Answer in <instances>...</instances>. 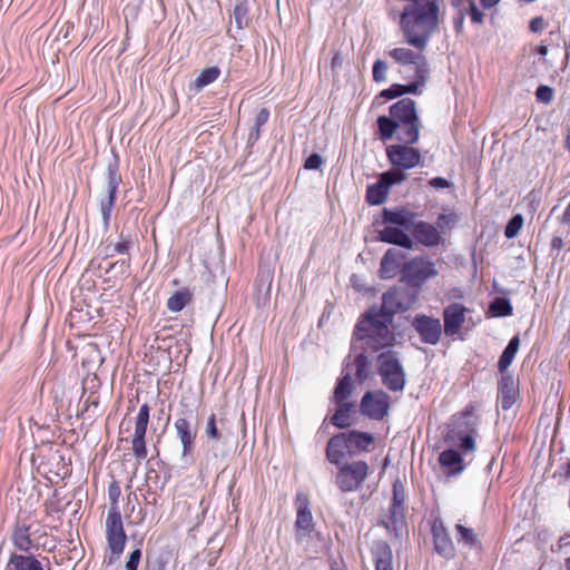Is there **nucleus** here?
<instances>
[{"mask_svg":"<svg viewBox=\"0 0 570 570\" xmlns=\"http://www.w3.org/2000/svg\"><path fill=\"white\" fill-rule=\"evenodd\" d=\"M407 309L401 299V293L397 291H387L382 296L380 307H370L355 325L353 336L356 341L364 342V347L379 351L393 345L395 341L394 333L389 325L393 321L394 314Z\"/></svg>","mask_w":570,"mask_h":570,"instance_id":"1","label":"nucleus"},{"mask_svg":"<svg viewBox=\"0 0 570 570\" xmlns=\"http://www.w3.org/2000/svg\"><path fill=\"white\" fill-rule=\"evenodd\" d=\"M390 116H379L376 119L377 136L382 141L394 137L396 124L416 120L419 118L416 104L411 98H402L389 108Z\"/></svg>","mask_w":570,"mask_h":570,"instance_id":"2","label":"nucleus"},{"mask_svg":"<svg viewBox=\"0 0 570 570\" xmlns=\"http://www.w3.org/2000/svg\"><path fill=\"white\" fill-rule=\"evenodd\" d=\"M377 374L382 384L391 392H402L406 384V373L399 353L392 350L381 352L376 357Z\"/></svg>","mask_w":570,"mask_h":570,"instance_id":"3","label":"nucleus"},{"mask_svg":"<svg viewBox=\"0 0 570 570\" xmlns=\"http://www.w3.org/2000/svg\"><path fill=\"white\" fill-rule=\"evenodd\" d=\"M195 419V410L189 407L184 402L180 403V409L177 412V419L174 422V428L177 439L180 441L183 451L181 459L189 462L191 453L195 450L197 438V425L193 424Z\"/></svg>","mask_w":570,"mask_h":570,"instance_id":"4","label":"nucleus"},{"mask_svg":"<svg viewBox=\"0 0 570 570\" xmlns=\"http://www.w3.org/2000/svg\"><path fill=\"white\" fill-rule=\"evenodd\" d=\"M415 216H382L383 228L379 229V240L406 249L414 246L413 238L402 229L410 230L411 218Z\"/></svg>","mask_w":570,"mask_h":570,"instance_id":"5","label":"nucleus"},{"mask_svg":"<svg viewBox=\"0 0 570 570\" xmlns=\"http://www.w3.org/2000/svg\"><path fill=\"white\" fill-rule=\"evenodd\" d=\"M438 271L434 264L424 257H415L403 264L401 279L410 287L419 288L428 279L435 277Z\"/></svg>","mask_w":570,"mask_h":570,"instance_id":"6","label":"nucleus"},{"mask_svg":"<svg viewBox=\"0 0 570 570\" xmlns=\"http://www.w3.org/2000/svg\"><path fill=\"white\" fill-rule=\"evenodd\" d=\"M392 400L384 390L366 391L360 402V412L370 420L381 421L389 415Z\"/></svg>","mask_w":570,"mask_h":570,"instance_id":"7","label":"nucleus"},{"mask_svg":"<svg viewBox=\"0 0 570 570\" xmlns=\"http://www.w3.org/2000/svg\"><path fill=\"white\" fill-rule=\"evenodd\" d=\"M111 159L107 164L106 168V186L105 196L100 199V212L101 214H110L118 191V187L122 181L119 168L120 158L115 148L111 149Z\"/></svg>","mask_w":570,"mask_h":570,"instance_id":"8","label":"nucleus"},{"mask_svg":"<svg viewBox=\"0 0 570 570\" xmlns=\"http://www.w3.org/2000/svg\"><path fill=\"white\" fill-rule=\"evenodd\" d=\"M368 464L365 461L345 463L338 468L335 483L343 492L356 491L368 475Z\"/></svg>","mask_w":570,"mask_h":570,"instance_id":"9","label":"nucleus"},{"mask_svg":"<svg viewBox=\"0 0 570 570\" xmlns=\"http://www.w3.org/2000/svg\"><path fill=\"white\" fill-rule=\"evenodd\" d=\"M414 144H393L386 147V157L393 167L412 169L421 161V153L413 147Z\"/></svg>","mask_w":570,"mask_h":570,"instance_id":"10","label":"nucleus"},{"mask_svg":"<svg viewBox=\"0 0 570 570\" xmlns=\"http://www.w3.org/2000/svg\"><path fill=\"white\" fill-rule=\"evenodd\" d=\"M106 539L109 550H114L116 553L124 552L127 535L118 507H110L108 510L106 518Z\"/></svg>","mask_w":570,"mask_h":570,"instance_id":"11","label":"nucleus"},{"mask_svg":"<svg viewBox=\"0 0 570 570\" xmlns=\"http://www.w3.org/2000/svg\"><path fill=\"white\" fill-rule=\"evenodd\" d=\"M296 505V521H295V530H296V541L302 543L305 538L309 537L315 529L312 511L309 509V499L308 497L299 492L296 494L295 499Z\"/></svg>","mask_w":570,"mask_h":570,"instance_id":"12","label":"nucleus"},{"mask_svg":"<svg viewBox=\"0 0 570 570\" xmlns=\"http://www.w3.org/2000/svg\"><path fill=\"white\" fill-rule=\"evenodd\" d=\"M411 326L420 336L421 342L429 345H436L443 333L441 321L425 314L415 315Z\"/></svg>","mask_w":570,"mask_h":570,"instance_id":"13","label":"nucleus"},{"mask_svg":"<svg viewBox=\"0 0 570 570\" xmlns=\"http://www.w3.org/2000/svg\"><path fill=\"white\" fill-rule=\"evenodd\" d=\"M149 412L150 407L147 403H144L136 416L135 420V433L132 438V454L138 460H145L147 456V448H146V433L147 426L149 422Z\"/></svg>","mask_w":570,"mask_h":570,"instance_id":"14","label":"nucleus"},{"mask_svg":"<svg viewBox=\"0 0 570 570\" xmlns=\"http://www.w3.org/2000/svg\"><path fill=\"white\" fill-rule=\"evenodd\" d=\"M466 308L459 303H452L443 309L444 334L453 337L458 335L465 322Z\"/></svg>","mask_w":570,"mask_h":570,"instance_id":"15","label":"nucleus"},{"mask_svg":"<svg viewBox=\"0 0 570 570\" xmlns=\"http://www.w3.org/2000/svg\"><path fill=\"white\" fill-rule=\"evenodd\" d=\"M519 396V385L509 373L502 374L498 383V402L502 410H510Z\"/></svg>","mask_w":570,"mask_h":570,"instance_id":"16","label":"nucleus"},{"mask_svg":"<svg viewBox=\"0 0 570 570\" xmlns=\"http://www.w3.org/2000/svg\"><path fill=\"white\" fill-rule=\"evenodd\" d=\"M431 532L435 552L445 559L452 558L454 556V546L444 524L441 521H434Z\"/></svg>","mask_w":570,"mask_h":570,"instance_id":"17","label":"nucleus"},{"mask_svg":"<svg viewBox=\"0 0 570 570\" xmlns=\"http://www.w3.org/2000/svg\"><path fill=\"white\" fill-rule=\"evenodd\" d=\"M346 370H353L355 381L361 385L365 383L367 380L372 379L374 375L373 371V362L365 354V352L357 353L352 362L347 360L344 363Z\"/></svg>","mask_w":570,"mask_h":570,"instance_id":"18","label":"nucleus"},{"mask_svg":"<svg viewBox=\"0 0 570 570\" xmlns=\"http://www.w3.org/2000/svg\"><path fill=\"white\" fill-rule=\"evenodd\" d=\"M410 229L412 230L414 239L426 247L436 246L440 242L439 230L429 223L419 222L414 224L411 220Z\"/></svg>","mask_w":570,"mask_h":570,"instance_id":"19","label":"nucleus"},{"mask_svg":"<svg viewBox=\"0 0 570 570\" xmlns=\"http://www.w3.org/2000/svg\"><path fill=\"white\" fill-rule=\"evenodd\" d=\"M344 436L346 439L347 452L350 455L368 451V448L374 443L375 440L373 434L356 430L344 432Z\"/></svg>","mask_w":570,"mask_h":570,"instance_id":"20","label":"nucleus"},{"mask_svg":"<svg viewBox=\"0 0 570 570\" xmlns=\"http://www.w3.org/2000/svg\"><path fill=\"white\" fill-rule=\"evenodd\" d=\"M389 56L401 65H413L415 70L429 68L428 60L422 53L414 52L409 48H394Z\"/></svg>","mask_w":570,"mask_h":570,"instance_id":"21","label":"nucleus"},{"mask_svg":"<svg viewBox=\"0 0 570 570\" xmlns=\"http://www.w3.org/2000/svg\"><path fill=\"white\" fill-rule=\"evenodd\" d=\"M375 570H393V553L390 544L384 540H376L371 548Z\"/></svg>","mask_w":570,"mask_h":570,"instance_id":"22","label":"nucleus"},{"mask_svg":"<svg viewBox=\"0 0 570 570\" xmlns=\"http://www.w3.org/2000/svg\"><path fill=\"white\" fill-rule=\"evenodd\" d=\"M345 451H347V443L344 436V432L337 433L330 438L325 450L326 459L328 462L340 466L345 458Z\"/></svg>","mask_w":570,"mask_h":570,"instance_id":"23","label":"nucleus"},{"mask_svg":"<svg viewBox=\"0 0 570 570\" xmlns=\"http://www.w3.org/2000/svg\"><path fill=\"white\" fill-rule=\"evenodd\" d=\"M382 523L390 532H394L396 538L401 537L407 528L405 505L397 507L391 504L389 519L387 521H382Z\"/></svg>","mask_w":570,"mask_h":570,"instance_id":"24","label":"nucleus"},{"mask_svg":"<svg viewBox=\"0 0 570 570\" xmlns=\"http://www.w3.org/2000/svg\"><path fill=\"white\" fill-rule=\"evenodd\" d=\"M403 259L401 252L390 248L381 259L380 276L384 279L393 278L397 275L400 262Z\"/></svg>","mask_w":570,"mask_h":570,"instance_id":"25","label":"nucleus"},{"mask_svg":"<svg viewBox=\"0 0 570 570\" xmlns=\"http://www.w3.org/2000/svg\"><path fill=\"white\" fill-rule=\"evenodd\" d=\"M4 570H45V567L33 554L12 552Z\"/></svg>","mask_w":570,"mask_h":570,"instance_id":"26","label":"nucleus"},{"mask_svg":"<svg viewBox=\"0 0 570 570\" xmlns=\"http://www.w3.org/2000/svg\"><path fill=\"white\" fill-rule=\"evenodd\" d=\"M336 410L331 416L330 422L337 429H347L354 424L352 413L354 412L355 404L353 402H335Z\"/></svg>","mask_w":570,"mask_h":570,"instance_id":"27","label":"nucleus"},{"mask_svg":"<svg viewBox=\"0 0 570 570\" xmlns=\"http://www.w3.org/2000/svg\"><path fill=\"white\" fill-rule=\"evenodd\" d=\"M421 122L416 120H410L406 122L396 124V130L394 136L400 142L403 144H416L420 138Z\"/></svg>","mask_w":570,"mask_h":570,"instance_id":"28","label":"nucleus"},{"mask_svg":"<svg viewBox=\"0 0 570 570\" xmlns=\"http://www.w3.org/2000/svg\"><path fill=\"white\" fill-rule=\"evenodd\" d=\"M439 463L448 469L449 475H458L464 470L462 455L454 449L442 451L439 455Z\"/></svg>","mask_w":570,"mask_h":570,"instance_id":"29","label":"nucleus"},{"mask_svg":"<svg viewBox=\"0 0 570 570\" xmlns=\"http://www.w3.org/2000/svg\"><path fill=\"white\" fill-rule=\"evenodd\" d=\"M223 425H224V421L220 420L218 422L215 413H212L207 417L204 434H205L207 442L210 443V449L213 451L216 450V444L222 442L225 439L223 428H222Z\"/></svg>","mask_w":570,"mask_h":570,"instance_id":"30","label":"nucleus"},{"mask_svg":"<svg viewBox=\"0 0 570 570\" xmlns=\"http://www.w3.org/2000/svg\"><path fill=\"white\" fill-rule=\"evenodd\" d=\"M232 16L238 30H243L252 22L249 1L248 0H230Z\"/></svg>","mask_w":570,"mask_h":570,"instance_id":"31","label":"nucleus"},{"mask_svg":"<svg viewBox=\"0 0 570 570\" xmlns=\"http://www.w3.org/2000/svg\"><path fill=\"white\" fill-rule=\"evenodd\" d=\"M220 72V68L217 66L203 69L197 78L190 83V89L195 92H199L206 86L215 82L219 78Z\"/></svg>","mask_w":570,"mask_h":570,"instance_id":"32","label":"nucleus"},{"mask_svg":"<svg viewBox=\"0 0 570 570\" xmlns=\"http://www.w3.org/2000/svg\"><path fill=\"white\" fill-rule=\"evenodd\" d=\"M519 347H520V338H519V335H514L508 343V345L505 346V348L503 350L500 358H499V362H498V370L502 373V374H505V371L508 370V367L512 364L513 362V358L515 356V354L518 353L519 351Z\"/></svg>","mask_w":570,"mask_h":570,"instance_id":"33","label":"nucleus"},{"mask_svg":"<svg viewBox=\"0 0 570 570\" xmlns=\"http://www.w3.org/2000/svg\"><path fill=\"white\" fill-rule=\"evenodd\" d=\"M353 390V376L351 372H346L336 383L333 394L334 402H348L347 400L352 395Z\"/></svg>","mask_w":570,"mask_h":570,"instance_id":"34","label":"nucleus"},{"mask_svg":"<svg viewBox=\"0 0 570 570\" xmlns=\"http://www.w3.org/2000/svg\"><path fill=\"white\" fill-rule=\"evenodd\" d=\"M12 541L17 549L28 552L33 543L30 538V527L27 524H18L12 533Z\"/></svg>","mask_w":570,"mask_h":570,"instance_id":"35","label":"nucleus"},{"mask_svg":"<svg viewBox=\"0 0 570 570\" xmlns=\"http://www.w3.org/2000/svg\"><path fill=\"white\" fill-rule=\"evenodd\" d=\"M193 293L189 291V288H181L177 292H175L168 299H167V308L170 312L177 313L185 308V306L191 301Z\"/></svg>","mask_w":570,"mask_h":570,"instance_id":"36","label":"nucleus"},{"mask_svg":"<svg viewBox=\"0 0 570 570\" xmlns=\"http://www.w3.org/2000/svg\"><path fill=\"white\" fill-rule=\"evenodd\" d=\"M268 119H269V110L267 108L259 109V111L255 116L254 125L250 128V131L248 134V138H247L248 146H254L258 141V139L261 137L262 127L268 121Z\"/></svg>","mask_w":570,"mask_h":570,"instance_id":"37","label":"nucleus"},{"mask_svg":"<svg viewBox=\"0 0 570 570\" xmlns=\"http://www.w3.org/2000/svg\"><path fill=\"white\" fill-rule=\"evenodd\" d=\"M429 75H430V68L414 70V80L406 85H402L403 95H406V94L421 95L422 94L421 88L424 87V85L429 78Z\"/></svg>","mask_w":570,"mask_h":570,"instance_id":"38","label":"nucleus"},{"mask_svg":"<svg viewBox=\"0 0 570 570\" xmlns=\"http://www.w3.org/2000/svg\"><path fill=\"white\" fill-rule=\"evenodd\" d=\"M389 188L379 178V180L370 185L366 190V200L371 205H380L387 197Z\"/></svg>","mask_w":570,"mask_h":570,"instance_id":"39","label":"nucleus"},{"mask_svg":"<svg viewBox=\"0 0 570 570\" xmlns=\"http://www.w3.org/2000/svg\"><path fill=\"white\" fill-rule=\"evenodd\" d=\"M489 309L497 317L509 316L513 311L510 299L502 296L494 297L490 303Z\"/></svg>","mask_w":570,"mask_h":570,"instance_id":"40","label":"nucleus"},{"mask_svg":"<svg viewBox=\"0 0 570 570\" xmlns=\"http://www.w3.org/2000/svg\"><path fill=\"white\" fill-rule=\"evenodd\" d=\"M455 530H456V539H458L459 543L462 542L465 546H468L469 548H476L478 546H480V541H479L476 534L474 533L473 529L466 528L462 524H456Z\"/></svg>","mask_w":570,"mask_h":570,"instance_id":"41","label":"nucleus"},{"mask_svg":"<svg viewBox=\"0 0 570 570\" xmlns=\"http://www.w3.org/2000/svg\"><path fill=\"white\" fill-rule=\"evenodd\" d=\"M406 178L404 174V169H400L394 167L387 171L381 174L380 179L390 189L392 186L401 184Z\"/></svg>","mask_w":570,"mask_h":570,"instance_id":"42","label":"nucleus"},{"mask_svg":"<svg viewBox=\"0 0 570 570\" xmlns=\"http://www.w3.org/2000/svg\"><path fill=\"white\" fill-rule=\"evenodd\" d=\"M392 492L393 493H392V502H391V504L397 505V507L405 505L406 494H405L404 485L401 482V480L396 479L393 482Z\"/></svg>","mask_w":570,"mask_h":570,"instance_id":"43","label":"nucleus"},{"mask_svg":"<svg viewBox=\"0 0 570 570\" xmlns=\"http://www.w3.org/2000/svg\"><path fill=\"white\" fill-rule=\"evenodd\" d=\"M523 226V216H511V219L508 222L504 228V236L508 239H511L518 235L520 229Z\"/></svg>","mask_w":570,"mask_h":570,"instance_id":"44","label":"nucleus"},{"mask_svg":"<svg viewBox=\"0 0 570 570\" xmlns=\"http://www.w3.org/2000/svg\"><path fill=\"white\" fill-rule=\"evenodd\" d=\"M387 63L377 59L373 63L372 77L374 82H384L386 80Z\"/></svg>","mask_w":570,"mask_h":570,"instance_id":"45","label":"nucleus"},{"mask_svg":"<svg viewBox=\"0 0 570 570\" xmlns=\"http://www.w3.org/2000/svg\"><path fill=\"white\" fill-rule=\"evenodd\" d=\"M554 90L547 85H540L535 90V99L542 104H550L553 100Z\"/></svg>","mask_w":570,"mask_h":570,"instance_id":"46","label":"nucleus"},{"mask_svg":"<svg viewBox=\"0 0 570 570\" xmlns=\"http://www.w3.org/2000/svg\"><path fill=\"white\" fill-rule=\"evenodd\" d=\"M465 14L470 16L471 22L475 24L483 23L484 13L476 7L473 0L468 1V9H464Z\"/></svg>","mask_w":570,"mask_h":570,"instance_id":"47","label":"nucleus"},{"mask_svg":"<svg viewBox=\"0 0 570 570\" xmlns=\"http://www.w3.org/2000/svg\"><path fill=\"white\" fill-rule=\"evenodd\" d=\"M524 202L528 205V210L530 213H535L537 210H539L541 205V191L531 190L524 198Z\"/></svg>","mask_w":570,"mask_h":570,"instance_id":"48","label":"nucleus"},{"mask_svg":"<svg viewBox=\"0 0 570 570\" xmlns=\"http://www.w3.org/2000/svg\"><path fill=\"white\" fill-rule=\"evenodd\" d=\"M402 83H393L380 92V97L392 100L403 96Z\"/></svg>","mask_w":570,"mask_h":570,"instance_id":"49","label":"nucleus"},{"mask_svg":"<svg viewBox=\"0 0 570 570\" xmlns=\"http://www.w3.org/2000/svg\"><path fill=\"white\" fill-rule=\"evenodd\" d=\"M142 552L140 548L134 549L125 563L126 570H138V566L141 559Z\"/></svg>","mask_w":570,"mask_h":570,"instance_id":"50","label":"nucleus"},{"mask_svg":"<svg viewBox=\"0 0 570 570\" xmlns=\"http://www.w3.org/2000/svg\"><path fill=\"white\" fill-rule=\"evenodd\" d=\"M323 165V158L320 154L313 153L311 154L304 163V168L308 170H316L320 169Z\"/></svg>","mask_w":570,"mask_h":570,"instance_id":"51","label":"nucleus"},{"mask_svg":"<svg viewBox=\"0 0 570 570\" xmlns=\"http://www.w3.org/2000/svg\"><path fill=\"white\" fill-rule=\"evenodd\" d=\"M108 497L111 502V507H117V501L120 497V488L117 482H111L108 488Z\"/></svg>","mask_w":570,"mask_h":570,"instance_id":"52","label":"nucleus"},{"mask_svg":"<svg viewBox=\"0 0 570 570\" xmlns=\"http://www.w3.org/2000/svg\"><path fill=\"white\" fill-rule=\"evenodd\" d=\"M544 28H546V21H544L543 17H541V16L534 17L533 19H531V21L529 23V29L535 33L543 31Z\"/></svg>","mask_w":570,"mask_h":570,"instance_id":"53","label":"nucleus"},{"mask_svg":"<svg viewBox=\"0 0 570 570\" xmlns=\"http://www.w3.org/2000/svg\"><path fill=\"white\" fill-rule=\"evenodd\" d=\"M130 242L126 238H124L122 235H120L119 242H117L114 246V252L118 254H127L129 250Z\"/></svg>","mask_w":570,"mask_h":570,"instance_id":"54","label":"nucleus"},{"mask_svg":"<svg viewBox=\"0 0 570 570\" xmlns=\"http://www.w3.org/2000/svg\"><path fill=\"white\" fill-rule=\"evenodd\" d=\"M144 570H165V563L160 559L150 560L147 558Z\"/></svg>","mask_w":570,"mask_h":570,"instance_id":"55","label":"nucleus"},{"mask_svg":"<svg viewBox=\"0 0 570 570\" xmlns=\"http://www.w3.org/2000/svg\"><path fill=\"white\" fill-rule=\"evenodd\" d=\"M460 448L463 451H472L474 449V439L471 434H465L461 438Z\"/></svg>","mask_w":570,"mask_h":570,"instance_id":"56","label":"nucleus"},{"mask_svg":"<svg viewBox=\"0 0 570 570\" xmlns=\"http://www.w3.org/2000/svg\"><path fill=\"white\" fill-rule=\"evenodd\" d=\"M430 186L435 189H443L450 187L451 183L443 177H434L430 180Z\"/></svg>","mask_w":570,"mask_h":570,"instance_id":"57","label":"nucleus"},{"mask_svg":"<svg viewBox=\"0 0 570 570\" xmlns=\"http://www.w3.org/2000/svg\"><path fill=\"white\" fill-rule=\"evenodd\" d=\"M465 11L462 9L458 12L456 17L453 18V26L458 33L463 31V22H464Z\"/></svg>","mask_w":570,"mask_h":570,"instance_id":"58","label":"nucleus"},{"mask_svg":"<svg viewBox=\"0 0 570 570\" xmlns=\"http://www.w3.org/2000/svg\"><path fill=\"white\" fill-rule=\"evenodd\" d=\"M121 553H116L114 550H110V554L109 556H105V560L104 562L108 566L112 564L114 562H116L119 558H120Z\"/></svg>","mask_w":570,"mask_h":570,"instance_id":"59","label":"nucleus"},{"mask_svg":"<svg viewBox=\"0 0 570 570\" xmlns=\"http://www.w3.org/2000/svg\"><path fill=\"white\" fill-rule=\"evenodd\" d=\"M99 405V399L98 396L90 395L86 401V411L89 410L90 406L97 407Z\"/></svg>","mask_w":570,"mask_h":570,"instance_id":"60","label":"nucleus"},{"mask_svg":"<svg viewBox=\"0 0 570 570\" xmlns=\"http://www.w3.org/2000/svg\"><path fill=\"white\" fill-rule=\"evenodd\" d=\"M381 214H393V215H400V214H411L404 208H395L394 210L383 208Z\"/></svg>","mask_w":570,"mask_h":570,"instance_id":"61","label":"nucleus"},{"mask_svg":"<svg viewBox=\"0 0 570 570\" xmlns=\"http://www.w3.org/2000/svg\"><path fill=\"white\" fill-rule=\"evenodd\" d=\"M562 246H563V240H562V238H561V237H559V236H554V237L552 238V240H551V247H552L553 249H558V250H559V249H561V248H562Z\"/></svg>","mask_w":570,"mask_h":570,"instance_id":"62","label":"nucleus"},{"mask_svg":"<svg viewBox=\"0 0 570 570\" xmlns=\"http://www.w3.org/2000/svg\"><path fill=\"white\" fill-rule=\"evenodd\" d=\"M501 0H480L481 6L484 9H491L497 6Z\"/></svg>","mask_w":570,"mask_h":570,"instance_id":"63","label":"nucleus"},{"mask_svg":"<svg viewBox=\"0 0 570 570\" xmlns=\"http://www.w3.org/2000/svg\"><path fill=\"white\" fill-rule=\"evenodd\" d=\"M342 61H343V58L341 57V55L335 53L334 57L332 58V62H331L332 69H335L337 66L342 65Z\"/></svg>","mask_w":570,"mask_h":570,"instance_id":"64","label":"nucleus"}]
</instances>
